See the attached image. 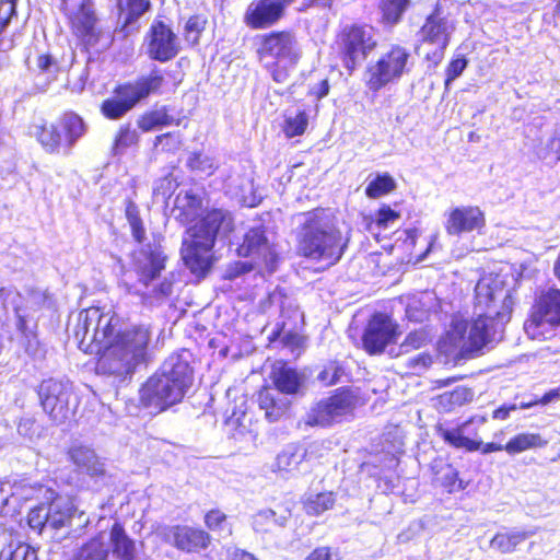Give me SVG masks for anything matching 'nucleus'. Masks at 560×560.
I'll use <instances>...</instances> for the list:
<instances>
[{
  "mask_svg": "<svg viewBox=\"0 0 560 560\" xmlns=\"http://www.w3.org/2000/svg\"><path fill=\"white\" fill-rule=\"evenodd\" d=\"M78 347L95 357L96 374L130 380L140 364V339L137 326H125L113 311L89 306L78 314L74 328Z\"/></svg>",
  "mask_w": 560,
  "mask_h": 560,
  "instance_id": "1",
  "label": "nucleus"
},
{
  "mask_svg": "<svg viewBox=\"0 0 560 560\" xmlns=\"http://www.w3.org/2000/svg\"><path fill=\"white\" fill-rule=\"evenodd\" d=\"M296 240L298 255L327 267L336 265L348 247V238L332 222L334 215L325 208H315L305 213Z\"/></svg>",
  "mask_w": 560,
  "mask_h": 560,
  "instance_id": "2",
  "label": "nucleus"
},
{
  "mask_svg": "<svg viewBox=\"0 0 560 560\" xmlns=\"http://www.w3.org/2000/svg\"><path fill=\"white\" fill-rule=\"evenodd\" d=\"M233 230V219L222 209L208 210L188 229L189 237L183 241L180 256L190 273L203 279L214 262L213 247L219 232Z\"/></svg>",
  "mask_w": 560,
  "mask_h": 560,
  "instance_id": "3",
  "label": "nucleus"
},
{
  "mask_svg": "<svg viewBox=\"0 0 560 560\" xmlns=\"http://www.w3.org/2000/svg\"><path fill=\"white\" fill-rule=\"evenodd\" d=\"M487 422L486 416H471L466 421L450 428L444 422H438L434 425L436 435L444 443L466 452H480L490 454L505 451L509 455H516L522 452L540 448L547 445V441L539 433L523 432L511 438L505 444L497 442L483 443L477 429H470L471 425H480Z\"/></svg>",
  "mask_w": 560,
  "mask_h": 560,
  "instance_id": "4",
  "label": "nucleus"
},
{
  "mask_svg": "<svg viewBox=\"0 0 560 560\" xmlns=\"http://www.w3.org/2000/svg\"><path fill=\"white\" fill-rule=\"evenodd\" d=\"M192 368L179 357L171 358L142 384V405L164 411L182 401L192 384Z\"/></svg>",
  "mask_w": 560,
  "mask_h": 560,
  "instance_id": "5",
  "label": "nucleus"
},
{
  "mask_svg": "<svg viewBox=\"0 0 560 560\" xmlns=\"http://www.w3.org/2000/svg\"><path fill=\"white\" fill-rule=\"evenodd\" d=\"M256 56L277 83H283L301 60L302 52L291 30H273L256 36Z\"/></svg>",
  "mask_w": 560,
  "mask_h": 560,
  "instance_id": "6",
  "label": "nucleus"
},
{
  "mask_svg": "<svg viewBox=\"0 0 560 560\" xmlns=\"http://www.w3.org/2000/svg\"><path fill=\"white\" fill-rule=\"evenodd\" d=\"M86 132L84 119L73 110L62 112L54 121L40 118L31 125V133L48 154L69 152Z\"/></svg>",
  "mask_w": 560,
  "mask_h": 560,
  "instance_id": "7",
  "label": "nucleus"
},
{
  "mask_svg": "<svg viewBox=\"0 0 560 560\" xmlns=\"http://www.w3.org/2000/svg\"><path fill=\"white\" fill-rule=\"evenodd\" d=\"M560 327V289L539 291L524 322V330L533 340L549 339Z\"/></svg>",
  "mask_w": 560,
  "mask_h": 560,
  "instance_id": "8",
  "label": "nucleus"
},
{
  "mask_svg": "<svg viewBox=\"0 0 560 560\" xmlns=\"http://www.w3.org/2000/svg\"><path fill=\"white\" fill-rule=\"evenodd\" d=\"M335 45L343 68L352 74L359 63L377 47L373 27L365 23L347 24L337 32Z\"/></svg>",
  "mask_w": 560,
  "mask_h": 560,
  "instance_id": "9",
  "label": "nucleus"
},
{
  "mask_svg": "<svg viewBox=\"0 0 560 560\" xmlns=\"http://www.w3.org/2000/svg\"><path fill=\"white\" fill-rule=\"evenodd\" d=\"M59 9L66 18L77 45L89 51L102 36L93 0H59Z\"/></svg>",
  "mask_w": 560,
  "mask_h": 560,
  "instance_id": "10",
  "label": "nucleus"
},
{
  "mask_svg": "<svg viewBox=\"0 0 560 560\" xmlns=\"http://www.w3.org/2000/svg\"><path fill=\"white\" fill-rule=\"evenodd\" d=\"M410 51L400 44H392L374 63L365 68V86L373 93L387 84L399 80L406 72L410 60Z\"/></svg>",
  "mask_w": 560,
  "mask_h": 560,
  "instance_id": "11",
  "label": "nucleus"
},
{
  "mask_svg": "<svg viewBox=\"0 0 560 560\" xmlns=\"http://www.w3.org/2000/svg\"><path fill=\"white\" fill-rule=\"evenodd\" d=\"M453 31L454 24L444 14L442 4L435 3L419 31L420 43L436 46L424 55L429 68L435 69L442 62Z\"/></svg>",
  "mask_w": 560,
  "mask_h": 560,
  "instance_id": "12",
  "label": "nucleus"
},
{
  "mask_svg": "<svg viewBox=\"0 0 560 560\" xmlns=\"http://www.w3.org/2000/svg\"><path fill=\"white\" fill-rule=\"evenodd\" d=\"M40 406L56 424H62L71 417L69 406L70 389L61 380L46 378L40 382L37 389Z\"/></svg>",
  "mask_w": 560,
  "mask_h": 560,
  "instance_id": "13",
  "label": "nucleus"
},
{
  "mask_svg": "<svg viewBox=\"0 0 560 560\" xmlns=\"http://www.w3.org/2000/svg\"><path fill=\"white\" fill-rule=\"evenodd\" d=\"M398 325L383 313H375L368 320L361 341L369 355L381 354L388 345L395 343L399 336Z\"/></svg>",
  "mask_w": 560,
  "mask_h": 560,
  "instance_id": "14",
  "label": "nucleus"
},
{
  "mask_svg": "<svg viewBox=\"0 0 560 560\" xmlns=\"http://www.w3.org/2000/svg\"><path fill=\"white\" fill-rule=\"evenodd\" d=\"M182 50L179 39L172 26L156 18L147 33V54L150 59L167 62Z\"/></svg>",
  "mask_w": 560,
  "mask_h": 560,
  "instance_id": "15",
  "label": "nucleus"
},
{
  "mask_svg": "<svg viewBox=\"0 0 560 560\" xmlns=\"http://www.w3.org/2000/svg\"><path fill=\"white\" fill-rule=\"evenodd\" d=\"M238 255L253 257L256 262L264 266L268 272H273L279 260L273 246L266 236L264 226H254L244 235L243 243L237 248Z\"/></svg>",
  "mask_w": 560,
  "mask_h": 560,
  "instance_id": "16",
  "label": "nucleus"
},
{
  "mask_svg": "<svg viewBox=\"0 0 560 560\" xmlns=\"http://www.w3.org/2000/svg\"><path fill=\"white\" fill-rule=\"evenodd\" d=\"M294 0H255L244 12L243 21L250 30H267L283 16L287 5Z\"/></svg>",
  "mask_w": 560,
  "mask_h": 560,
  "instance_id": "17",
  "label": "nucleus"
},
{
  "mask_svg": "<svg viewBox=\"0 0 560 560\" xmlns=\"http://www.w3.org/2000/svg\"><path fill=\"white\" fill-rule=\"evenodd\" d=\"M139 101V83H118L114 88L112 95L101 103L100 110L105 118L116 120L131 110Z\"/></svg>",
  "mask_w": 560,
  "mask_h": 560,
  "instance_id": "18",
  "label": "nucleus"
},
{
  "mask_svg": "<svg viewBox=\"0 0 560 560\" xmlns=\"http://www.w3.org/2000/svg\"><path fill=\"white\" fill-rule=\"evenodd\" d=\"M165 539L177 550L186 553H198L211 544V536L206 529L189 525L168 527Z\"/></svg>",
  "mask_w": 560,
  "mask_h": 560,
  "instance_id": "19",
  "label": "nucleus"
},
{
  "mask_svg": "<svg viewBox=\"0 0 560 560\" xmlns=\"http://www.w3.org/2000/svg\"><path fill=\"white\" fill-rule=\"evenodd\" d=\"M485 226L486 214L478 206H460L451 209L444 224L448 235L480 232Z\"/></svg>",
  "mask_w": 560,
  "mask_h": 560,
  "instance_id": "20",
  "label": "nucleus"
},
{
  "mask_svg": "<svg viewBox=\"0 0 560 560\" xmlns=\"http://www.w3.org/2000/svg\"><path fill=\"white\" fill-rule=\"evenodd\" d=\"M494 316L491 314H480L471 323L466 320L458 322L454 325V330L464 338V334L468 331L467 342L463 347L465 352H476L481 350L492 339V322Z\"/></svg>",
  "mask_w": 560,
  "mask_h": 560,
  "instance_id": "21",
  "label": "nucleus"
},
{
  "mask_svg": "<svg viewBox=\"0 0 560 560\" xmlns=\"http://www.w3.org/2000/svg\"><path fill=\"white\" fill-rule=\"evenodd\" d=\"M355 404L357 396L353 390L348 386L339 387L328 398L317 404L316 415L320 421H327L350 413Z\"/></svg>",
  "mask_w": 560,
  "mask_h": 560,
  "instance_id": "22",
  "label": "nucleus"
},
{
  "mask_svg": "<svg viewBox=\"0 0 560 560\" xmlns=\"http://www.w3.org/2000/svg\"><path fill=\"white\" fill-rule=\"evenodd\" d=\"M67 515L60 511L58 499L55 498L48 504H38L27 513V523L31 528L42 532L48 524L54 528L62 527Z\"/></svg>",
  "mask_w": 560,
  "mask_h": 560,
  "instance_id": "23",
  "label": "nucleus"
},
{
  "mask_svg": "<svg viewBox=\"0 0 560 560\" xmlns=\"http://www.w3.org/2000/svg\"><path fill=\"white\" fill-rule=\"evenodd\" d=\"M307 456L308 450L303 444H289L277 454L271 470L281 476H291L299 471Z\"/></svg>",
  "mask_w": 560,
  "mask_h": 560,
  "instance_id": "24",
  "label": "nucleus"
},
{
  "mask_svg": "<svg viewBox=\"0 0 560 560\" xmlns=\"http://www.w3.org/2000/svg\"><path fill=\"white\" fill-rule=\"evenodd\" d=\"M67 456L80 474H85L90 477H102L105 475L104 465L92 448L83 445L71 446L67 451Z\"/></svg>",
  "mask_w": 560,
  "mask_h": 560,
  "instance_id": "25",
  "label": "nucleus"
},
{
  "mask_svg": "<svg viewBox=\"0 0 560 560\" xmlns=\"http://www.w3.org/2000/svg\"><path fill=\"white\" fill-rule=\"evenodd\" d=\"M257 402L269 422L280 420L290 408V400L271 386H262L257 394Z\"/></svg>",
  "mask_w": 560,
  "mask_h": 560,
  "instance_id": "26",
  "label": "nucleus"
},
{
  "mask_svg": "<svg viewBox=\"0 0 560 560\" xmlns=\"http://www.w3.org/2000/svg\"><path fill=\"white\" fill-rule=\"evenodd\" d=\"M532 532L516 529V528H502L497 532L490 539V547L500 553L515 552L517 547L532 536Z\"/></svg>",
  "mask_w": 560,
  "mask_h": 560,
  "instance_id": "27",
  "label": "nucleus"
},
{
  "mask_svg": "<svg viewBox=\"0 0 560 560\" xmlns=\"http://www.w3.org/2000/svg\"><path fill=\"white\" fill-rule=\"evenodd\" d=\"M167 255L161 246H150L142 260V283H148L158 277L165 269Z\"/></svg>",
  "mask_w": 560,
  "mask_h": 560,
  "instance_id": "28",
  "label": "nucleus"
},
{
  "mask_svg": "<svg viewBox=\"0 0 560 560\" xmlns=\"http://www.w3.org/2000/svg\"><path fill=\"white\" fill-rule=\"evenodd\" d=\"M270 378L273 384V388L281 394L293 395L299 392L301 381L298 372L282 364L272 370Z\"/></svg>",
  "mask_w": 560,
  "mask_h": 560,
  "instance_id": "29",
  "label": "nucleus"
},
{
  "mask_svg": "<svg viewBox=\"0 0 560 560\" xmlns=\"http://www.w3.org/2000/svg\"><path fill=\"white\" fill-rule=\"evenodd\" d=\"M411 5V0H380L377 8L381 23L386 26L397 25Z\"/></svg>",
  "mask_w": 560,
  "mask_h": 560,
  "instance_id": "30",
  "label": "nucleus"
},
{
  "mask_svg": "<svg viewBox=\"0 0 560 560\" xmlns=\"http://www.w3.org/2000/svg\"><path fill=\"white\" fill-rule=\"evenodd\" d=\"M472 399V392L465 386H457L453 390L444 392L434 398L435 407L443 412H450Z\"/></svg>",
  "mask_w": 560,
  "mask_h": 560,
  "instance_id": "31",
  "label": "nucleus"
},
{
  "mask_svg": "<svg viewBox=\"0 0 560 560\" xmlns=\"http://www.w3.org/2000/svg\"><path fill=\"white\" fill-rule=\"evenodd\" d=\"M208 25V18L203 13L190 14L182 30V36L189 47H197Z\"/></svg>",
  "mask_w": 560,
  "mask_h": 560,
  "instance_id": "32",
  "label": "nucleus"
},
{
  "mask_svg": "<svg viewBox=\"0 0 560 560\" xmlns=\"http://www.w3.org/2000/svg\"><path fill=\"white\" fill-rule=\"evenodd\" d=\"M336 503V493L332 491H322L310 494L303 501V509L307 515L318 516L328 510H331Z\"/></svg>",
  "mask_w": 560,
  "mask_h": 560,
  "instance_id": "33",
  "label": "nucleus"
},
{
  "mask_svg": "<svg viewBox=\"0 0 560 560\" xmlns=\"http://www.w3.org/2000/svg\"><path fill=\"white\" fill-rule=\"evenodd\" d=\"M110 539L113 552L121 560H132L133 542L130 540L124 527L119 523H114L110 528Z\"/></svg>",
  "mask_w": 560,
  "mask_h": 560,
  "instance_id": "34",
  "label": "nucleus"
},
{
  "mask_svg": "<svg viewBox=\"0 0 560 560\" xmlns=\"http://www.w3.org/2000/svg\"><path fill=\"white\" fill-rule=\"evenodd\" d=\"M18 16V0H0V51H7L13 47V42L4 47L3 34L12 20Z\"/></svg>",
  "mask_w": 560,
  "mask_h": 560,
  "instance_id": "35",
  "label": "nucleus"
},
{
  "mask_svg": "<svg viewBox=\"0 0 560 560\" xmlns=\"http://www.w3.org/2000/svg\"><path fill=\"white\" fill-rule=\"evenodd\" d=\"M397 185L393 176L388 173L376 175L365 187V195L370 199H377L388 195L396 189Z\"/></svg>",
  "mask_w": 560,
  "mask_h": 560,
  "instance_id": "36",
  "label": "nucleus"
},
{
  "mask_svg": "<svg viewBox=\"0 0 560 560\" xmlns=\"http://www.w3.org/2000/svg\"><path fill=\"white\" fill-rule=\"evenodd\" d=\"M139 135L137 129L131 128L129 124L122 125L117 130L114 140V153L124 154L129 149H135L138 144Z\"/></svg>",
  "mask_w": 560,
  "mask_h": 560,
  "instance_id": "37",
  "label": "nucleus"
},
{
  "mask_svg": "<svg viewBox=\"0 0 560 560\" xmlns=\"http://www.w3.org/2000/svg\"><path fill=\"white\" fill-rule=\"evenodd\" d=\"M308 127V115L304 109L298 110L294 116L287 117L282 125V131L288 139L300 137Z\"/></svg>",
  "mask_w": 560,
  "mask_h": 560,
  "instance_id": "38",
  "label": "nucleus"
},
{
  "mask_svg": "<svg viewBox=\"0 0 560 560\" xmlns=\"http://www.w3.org/2000/svg\"><path fill=\"white\" fill-rule=\"evenodd\" d=\"M107 555L108 549L101 534L89 539L80 550V557L83 560H105Z\"/></svg>",
  "mask_w": 560,
  "mask_h": 560,
  "instance_id": "39",
  "label": "nucleus"
},
{
  "mask_svg": "<svg viewBox=\"0 0 560 560\" xmlns=\"http://www.w3.org/2000/svg\"><path fill=\"white\" fill-rule=\"evenodd\" d=\"M203 523L209 532H223L228 529L231 534V526L229 524V516L220 509L213 508L205 513Z\"/></svg>",
  "mask_w": 560,
  "mask_h": 560,
  "instance_id": "40",
  "label": "nucleus"
},
{
  "mask_svg": "<svg viewBox=\"0 0 560 560\" xmlns=\"http://www.w3.org/2000/svg\"><path fill=\"white\" fill-rule=\"evenodd\" d=\"M431 341L430 336L424 328L410 331L400 343L404 352H410L425 347Z\"/></svg>",
  "mask_w": 560,
  "mask_h": 560,
  "instance_id": "41",
  "label": "nucleus"
},
{
  "mask_svg": "<svg viewBox=\"0 0 560 560\" xmlns=\"http://www.w3.org/2000/svg\"><path fill=\"white\" fill-rule=\"evenodd\" d=\"M117 5L124 26L137 21L140 16V0H117Z\"/></svg>",
  "mask_w": 560,
  "mask_h": 560,
  "instance_id": "42",
  "label": "nucleus"
},
{
  "mask_svg": "<svg viewBox=\"0 0 560 560\" xmlns=\"http://www.w3.org/2000/svg\"><path fill=\"white\" fill-rule=\"evenodd\" d=\"M172 118L165 109L151 110L142 115V130H150L155 127H163L170 125Z\"/></svg>",
  "mask_w": 560,
  "mask_h": 560,
  "instance_id": "43",
  "label": "nucleus"
},
{
  "mask_svg": "<svg viewBox=\"0 0 560 560\" xmlns=\"http://www.w3.org/2000/svg\"><path fill=\"white\" fill-rule=\"evenodd\" d=\"M163 83L164 78L161 71H151L147 78L142 79V98H144L151 93L160 92Z\"/></svg>",
  "mask_w": 560,
  "mask_h": 560,
  "instance_id": "44",
  "label": "nucleus"
},
{
  "mask_svg": "<svg viewBox=\"0 0 560 560\" xmlns=\"http://www.w3.org/2000/svg\"><path fill=\"white\" fill-rule=\"evenodd\" d=\"M468 60L465 56H457L448 62L445 69V85L447 86L452 81L459 77L466 69Z\"/></svg>",
  "mask_w": 560,
  "mask_h": 560,
  "instance_id": "45",
  "label": "nucleus"
},
{
  "mask_svg": "<svg viewBox=\"0 0 560 560\" xmlns=\"http://www.w3.org/2000/svg\"><path fill=\"white\" fill-rule=\"evenodd\" d=\"M400 218V212L392 209L388 205H382L376 213L374 222L378 228H386L389 223Z\"/></svg>",
  "mask_w": 560,
  "mask_h": 560,
  "instance_id": "46",
  "label": "nucleus"
},
{
  "mask_svg": "<svg viewBox=\"0 0 560 560\" xmlns=\"http://www.w3.org/2000/svg\"><path fill=\"white\" fill-rule=\"evenodd\" d=\"M441 486L447 493H454L465 489L463 480L459 479L458 471L451 466H448V472L443 477Z\"/></svg>",
  "mask_w": 560,
  "mask_h": 560,
  "instance_id": "47",
  "label": "nucleus"
},
{
  "mask_svg": "<svg viewBox=\"0 0 560 560\" xmlns=\"http://www.w3.org/2000/svg\"><path fill=\"white\" fill-rule=\"evenodd\" d=\"M304 560H340V556L337 549L320 546L313 549Z\"/></svg>",
  "mask_w": 560,
  "mask_h": 560,
  "instance_id": "48",
  "label": "nucleus"
},
{
  "mask_svg": "<svg viewBox=\"0 0 560 560\" xmlns=\"http://www.w3.org/2000/svg\"><path fill=\"white\" fill-rule=\"evenodd\" d=\"M126 215L131 225L132 235L140 241V218L138 207L133 201H128L126 206Z\"/></svg>",
  "mask_w": 560,
  "mask_h": 560,
  "instance_id": "49",
  "label": "nucleus"
},
{
  "mask_svg": "<svg viewBox=\"0 0 560 560\" xmlns=\"http://www.w3.org/2000/svg\"><path fill=\"white\" fill-rule=\"evenodd\" d=\"M341 373L342 368L337 363H332L320 372L319 378L322 381H327L328 384L332 385L338 382Z\"/></svg>",
  "mask_w": 560,
  "mask_h": 560,
  "instance_id": "50",
  "label": "nucleus"
},
{
  "mask_svg": "<svg viewBox=\"0 0 560 560\" xmlns=\"http://www.w3.org/2000/svg\"><path fill=\"white\" fill-rule=\"evenodd\" d=\"M173 281L171 279H164L153 290L154 298L165 299L172 294Z\"/></svg>",
  "mask_w": 560,
  "mask_h": 560,
  "instance_id": "51",
  "label": "nucleus"
},
{
  "mask_svg": "<svg viewBox=\"0 0 560 560\" xmlns=\"http://www.w3.org/2000/svg\"><path fill=\"white\" fill-rule=\"evenodd\" d=\"M518 407L515 404H504L495 408L492 411V418L495 420H506L512 411L517 410Z\"/></svg>",
  "mask_w": 560,
  "mask_h": 560,
  "instance_id": "52",
  "label": "nucleus"
},
{
  "mask_svg": "<svg viewBox=\"0 0 560 560\" xmlns=\"http://www.w3.org/2000/svg\"><path fill=\"white\" fill-rule=\"evenodd\" d=\"M282 342L291 349L301 348L303 346V337L298 332L289 331L283 336Z\"/></svg>",
  "mask_w": 560,
  "mask_h": 560,
  "instance_id": "53",
  "label": "nucleus"
},
{
  "mask_svg": "<svg viewBox=\"0 0 560 560\" xmlns=\"http://www.w3.org/2000/svg\"><path fill=\"white\" fill-rule=\"evenodd\" d=\"M37 67L42 72H47L51 66H57V60L50 54H40L37 59Z\"/></svg>",
  "mask_w": 560,
  "mask_h": 560,
  "instance_id": "54",
  "label": "nucleus"
},
{
  "mask_svg": "<svg viewBox=\"0 0 560 560\" xmlns=\"http://www.w3.org/2000/svg\"><path fill=\"white\" fill-rule=\"evenodd\" d=\"M404 233H405L404 244L408 248H413L416 246V243H417V240L419 236V231L415 228H411V229H406L404 231Z\"/></svg>",
  "mask_w": 560,
  "mask_h": 560,
  "instance_id": "55",
  "label": "nucleus"
},
{
  "mask_svg": "<svg viewBox=\"0 0 560 560\" xmlns=\"http://www.w3.org/2000/svg\"><path fill=\"white\" fill-rule=\"evenodd\" d=\"M560 398V387L546 392L540 398H538L540 405H547L555 399Z\"/></svg>",
  "mask_w": 560,
  "mask_h": 560,
  "instance_id": "56",
  "label": "nucleus"
},
{
  "mask_svg": "<svg viewBox=\"0 0 560 560\" xmlns=\"http://www.w3.org/2000/svg\"><path fill=\"white\" fill-rule=\"evenodd\" d=\"M228 560H257L254 555L242 550V549H235L233 552H231Z\"/></svg>",
  "mask_w": 560,
  "mask_h": 560,
  "instance_id": "57",
  "label": "nucleus"
},
{
  "mask_svg": "<svg viewBox=\"0 0 560 560\" xmlns=\"http://www.w3.org/2000/svg\"><path fill=\"white\" fill-rule=\"evenodd\" d=\"M328 93H329V83H328L327 79H324L319 82L317 90L315 92H313L312 94L315 95V97L317 100H320V98L325 97L326 95H328Z\"/></svg>",
  "mask_w": 560,
  "mask_h": 560,
  "instance_id": "58",
  "label": "nucleus"
},
{
  "mask_svg": "<svg viewBox=\"0 0 560 560\" xmlns=\"http://www.w3.org/2000/svg\"><path fill=\"white\" fill-rule=\"evenodd\" d=\"M549 148L556 155V159L560 161V135H557L550 139Z\"/></svg>",
  "mask_w": 560,
  "mask_h": 560,
  "instance_id": "59",
  "label": "nucleus"
},
{
  "mask_svg": "<svg viewBox=\"0 0 560 560\" xmlns=\"http://www.w3.org/2000/svg\"><path fill=\"white\" fill-rule=\"evenodd\" d=\"M16 328L20 332L27 336L30 332L27 320L23 315H16Z\"/></svg>",
  "mask_w": 560,
  "mask_h": 560,
  "instance_id": "60",
  "label": "nucleus"
},
{
  "mask_svg": "<svg viewBox=\"0 0 560 560\" xmlns=\"http://www.w3.org/2000/svg\"><path fill=\"white\" fill-rule=\"evenodd\" d=\"M431 362H432L431 355L430 354H425V353L418 354L412 360L413 364H421L423 366H429L431 364Z\"/></svg>",
  "mask_w": 560,
  "mask_h": 560,
  "instance_id": "61",
  "label": "nucleus"
},
{
  "mask_svg": "<svg viewBox=\"0 0 560 560\" xmlns=\"http://www.w3.org/2000/svg\"><path fill=\"white\" fill-rule=\"evenodd\" d=\"M21 560H38L37 551L31 546H25Z\"/></svg>",
  "mask_w": 560,
  "mask_h": 560,
  "instance_id": "62",
  "label": "nucleus"
},
{
  "mask_svg": "<svg viewBox=\"0 0 560 560\" xmlns=\"http://www.w3.org/2000/svg\"><path fill=\"white\" fill-rule=\"evenodd\" d=\"M435 241H436V236H432L425 250L416 257V259H415L416 262L423 260L429 255V253L432 250V248L434 246Z\"/></svg>",
  "mask_w": 560,
  "mask_h": 560,
  "instance_id": "63",
  "label": "nucleus"
},
{
  "mask_svg": "<svg viewBox=\"0 0 560 560\" xmlns=\"http://www.w3.org/2000/svg\"><path fill=\"white\" fill-rule=\"evenodd\" d=\"M539 404V400L538 398L536 399H533V400H529V401H524V402H521L520 406H517L520 409H528V408H532L536 405Z\"/></svg>",
  "mask_w": 560,
  "mask_h": 560,
  "instance_id": "64",
  "label": "nucleus"
}]
</instances>
